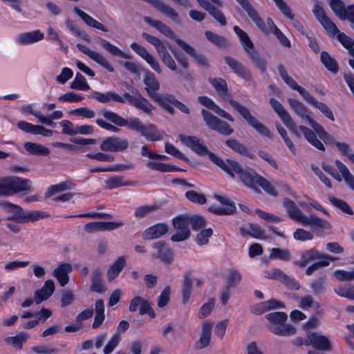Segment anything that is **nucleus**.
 Masks as SVG:
<instances>
[{"label":"nucleus","instance_id":"3c124183","mask_svg":"<svg viewBox=\"0 0 354 354\" xmlns=\"http://www.w3.org/2000/svg\"><path fill=\"white\" fill-rule=\"evenodd\" d=\"M248 55L250 58L253 64L261 72L265 73L267 69L268 63L266 60L259 55L258 52L254 48L248 52Z\"/></svg>","mask_w":354,"mask_h":354},{"label":"nucleus","instance_id":"c756f323","mask_svg":"<svg viewBox=\"0 0 354 354\" xmlns=\"http://www.w3.org/2000/svg\"><path fill=\"white\" fill-rule=\"evenodd\" d=\"M198 102L206 106L207 109L212 110L219 116L223 117L230 122H234V118L225 110L221 109L218 105H216L213 100L206 96H199L198 97Z\"/></svg>","mask_w":354,"mask_h":354},{"label":"nucleus","instance_id":"f257e3e1","mask_svg":"<svg viewBox=\"0 0 354 354\" xmlns=\"http://www.w3.org/2000/svg\"><path fill=\"white\" fill-rule=\"evenodd\" d=\"M209 82L215 88L218 95L224 100L227 101L233 109L236 111L246 121V122L253 127L259 133L266 137H270V130L262 124L257 118L251 114L249 109L240 104L239 102L233 100L231 95L228 93L226 82L222 78H209Z\"/></svg>","mask_w":354,"mask_h":354},{"label":"nucleus","instance_id":"393cba45","mask_svg":"<svg viewBox=\"0 0 354 354\" xmlns=\"http://www.w3.org/2000/svg\"><path fill=\"white\" fill-rule=\"evenodd\" d=\"M72 270V265L68 263H60L54 269L53 274L57 279L61 287H64L68 283V274L71 273Z\"/></svg>","mask_w":354,"mask_h":354},{"label":"nucleus","instance_id":"5fc2aeb1","mask_svg":"<svg viewBox=\"0 0 354 354\" xmlns=\"http://www.w3.org/2000/svg\"><path fill=\"white\" fill-rule=\"evenodd\" d=\"M142 37L155 47L158 55L167 50L165 44L158 37L150 35L147 32L142 33Z\"/></svg>","mask_w":354,"mask_h":354},{"label":"nucleus","instance_id":"4468645a","mask_svg":"<svg viewBox=\"0 0 354 354\" xmlns=\"http://www.w3.org/2000/svg\"><path fill=\"white\" fill-rule=\"evenodd\" d=\"M239 5L242 7V8L247 12L249 17L252 19V21L256 24V26L259 28V30L263 32L267 31L268 27V18L266 21H264L263 19L260 16L259 12L254 6L250 3L249 0H236Z\"/></svg>","mask_w":354,"mask_h":354},{"label":"nucleus","instance_id":"58836bf2","mask_svg":"<svg viewBox=\"0 0 354 354\" xmlns=\"http://www.w3.org/2000/svg\"><path fill=\"white\" fill-rule=\"evenodd\" d=\"M308 104L319 109L326 117L332 121L335 120L332 110L324 103L318 102L315 97L310 93L304 99Z\"/></svg>","mask_w":354,"mask_h":354},{"label":"nucleus","instance_id":"de8ad7c7","mask_svg":"<svg viewBox=\"0 0 354 354\" xmlns=\"http://www.w3.org/2000/svg\"><path fill=\"white\" fill-rule=\"evenodd\" d=\"M133 106L147 114H150L154 109V106L138 90H136V100Z\"/></svg>","mask_w":354,"mask_h":354},{"label":"nucleus","instance_id":"f704fd0d","mask_svg":"<svg viewBox=\"0 0 354 354\" xmlns=\"http://www.w3.org/2000/svg\"><path fill=\"white\" fill-rule=\"evenodd\" d=\"M278 9L281 13L287 18L292 21V25L300 32H303L304 27L302 24L298 21L294 19V15L292 13L290 7L287 4L284 0H272Z\"/></svg>","mask_w":354,"mask_h":354},{"label":"nucleus","instance_id":"f8f14e48","mask_svg":"<svg viewBox=\"0 0 354 354\" xmlns=\"http://www.w3.org/2000/svg\"><path fill=\"white\" fill-rule=\"evenodd\" d=\"M210 160L233 178H235V174L239 176L243 168L242 165L235 160L231 158L223 160L216 154H211Z\"/></svg>","mask_w":354,"mask_h":354},{"label":"nucleus","instance_id":"c03bdc74","mask_svg":"<svg viewBox=\"0 0 354 354\" xmlns=\"http://www.w3.org/2000/svg\"><path fill=\"white\" fill-rule=\"evenodd\" d=\"M288 102L291 109L301 118L308 120V118H311L308 114V108L298 100L290 98L288 100Z\"/></svg>","mask_w":354,"mask_h":354},{"label":"nucleus","instance_id":"bf43d9fd","mask_svg":"<svg viewBox=\"0 0 354 354\" xmlns=\"http://www.w3.org/2000/svg\"><path fill=\"white\" fill-rule=\"evenodd\" d=\"M308 122L310 126L314 129V131L318 134L319 138L324 140H333V136L328 134L321 124L315 122L312 118H308Z\"/></svg>","mask_w":354,"mask_h":354},{"label":"nucleus","instance_id":"338daca9","mask_svg":"<svg viewBox=\"0 0 354 354\" xmlns=\"http://www.w3.org/2000/svg\"><path fill=\"white\" fill-rule=\"evenodd\" d=\"M330 7L335 15L341 20L344 18L346 7L341 0H330Z\"/></svg>","mask_w":354,"mask_h":354},{"label":"nucleus","instance_id":"39448f33","mask_svg":"<svg viewBox=\"0 0 354 354\" xmlns=\"http://www.w3.org/2000/svg\"><path fill=\"white\" fill-rule=\"evenodd\" d=\"M1 205L10 214V215L7 216L6 220L12 221L18 223L35 222L39 218L48 216V214L44 212L36 210L24 211L19 205L11 203L8 201L1 202Z\"/></svg>","mask_w":354,"mask_h":354},{"label":"nucleus","instance_id":"bb28decb","mask_svg":"<svg viewBox=\"0 0 354 354\" xmlns=\"http://www.w3.org/2000/svg\"><path fill=\"white\" fill-rule=\"evenodd\" d=\"M55 283L52 279L45 281L41 289L35 292V301L37 304H41L43 301L48 299L55 291Z\"/></svg>","mask_w":354,"mask_h":354},{"label":"nucleus","instance_id":"9d476101","mask_svg":"<svg viewBox=\"0 0 354 354\" xmlns=\"http://www.w3.org/2000/svg\"><path fill=\"white\" fill-rule=\"evenodd\" d=\"M189 222V216L187 215H179L173 218L172 225L177 232L171 237L172 241H183L190 236Z\"/></svg>","mask_w":354,"mask_h":354},{"label":"nucleus","instance_id":"a878e982","mask_svg":"<svg viewBox=\"0 0 354 354\" xmlns=\"http://www.w3.org/2000/svg\"><path fill=\"white\" fill-rule=\"evenodd\" d=\"M91 283L90 290L91 292L102 294L106 291L102 279V270L100 268H96L91 274Z\"/></svg>","mask_w":354,"mask_h":354},{"label":"nucleus","instance_id":"69168bd1","mask_svg":"<svg viewBox=\"0 0 354 354\" xmlns=\"http://www.w3.org/2000/svg\"><path fill=\"white\" fill-rule=\"evenodd\" d=\"M147 167L151 169L161 172H171L178 169V167L171 165L158 162H148Z\"/></svg>","mask_w":354,"mask_h":354},{"label":"nucleus","instance_id":"e2e57ef3","mask_svg":"<svg viewBox=\"0 0 354 354\" xmlns=\"http://www.w3.org/2000/svg\"><path fill=\"white\" fill-rule=\"evenodd\" d=\"M67 28L77 37L81 38L86 42H91V37L87 32L78 28L74 22L68 19L66 21Z\"/></svg>","mask_w":354,"mask_h":354},{"label":"nucleus","instance_id":"7ed1b4c3","mask_svg":"<svg viewBox=\"0 0 354 354\" xmlns=\"http://www.w3.org/2000/svg\"><path fill=\"white\" fill-rule=\"evenodd\" d=\"M283 205L290 218L302 223L304 225H314L325 230L331 228L330 223L324 219L314 214H310L309 216H305L296 205L295 203L288 198H283Z\"/></svg>","mask_w":354,"mask_h":354},{"label":"nucleus","instance_id":"412c9836","mask_svg":"<svg viewBox=\"0 0 354 354\" xmlns=\"http://www.w3.org/2000/svg\"><path fill=\"white\" fill-rule=\"evenodd\" d=\"M315 259H330V261H335L336 257L330 255H325L319 252L315 248H311L303 252L301 254V259L295 261V265L299 267H304L309 261Z\"/></svg>","mask_w":354,"mask_h":354},{"label":"nucleus","instance_id":"8fccbe9b","mask_svg":"<svg viewBox=\"0 0 354 354\" xmlns=\"http://www.w3.org/2000/svg\"><path fill=\"white\" fill-rule=\"evenodd\" d=\"M335 164L339 172L342 174L345 183L347 185L354 191V176L349 171L348 169L339 160L335 161Z\"/></svg>","mask_w":354,"mask_h":354},{"label":"nucleus","instance_id":"f03ea898","mask_svg":"<svg viewBox=\"0 0 354 354\" xmlns=\"http://www.w3.org/2000/svg\"><path fill=\"white\" fill-rule=\"evenodd\" d=\"M102 113L106 120L119 127H127L149 141H159L163 138L156 125L151 123L145 124L138 118H131L127 120L111 111L103 110Z\"/></svg>","mask_w":354,"mask_h":354},{"label":"nucleus","instance_id":"680f3d73","mask_svg":"<svg viewBox=\"0 0 354 354\" xmlns=\"http://www.w3.org/2000/svg\"><path fill=\"white\" fill-rule=\"evenodd\" d=\"M152 257L159 259L166 264H171L174 261V252L169 247L162 248L160 251H158L156 254H153Z\"/></svg>","mask_w":354,"mask_h":354},{"label":"nucleus","instance_id":"49530a36","mask_svg":"<svg viewBox=\"0 0 354 354\" xmlns=\"http://www.w3.org/2000/svg\"><path fill=\"white\" fill-rule=\"evenodd\" d=\"M28 337V335L26 333H18L15 336L6 337L4 342L16 349H21L24 344L27 342Z\"/></svg>","mask_w":354,"mask_h":354},{"label":"nucleus","instance_id":"72a5a7b5","mask_svg":"<svg viewBox=\"0 0 354 354\" xmlns=\"http://www.w3.org/2000/svg\"><path fill=\"white\" fill-rule=\"evenodd\" d=\"M212 324L208 321L205 322L202 325V331L200 339L196 343V348L198 350L207 347L211 340Z\"/></svg>","mask_w":354,"mask_h":354},{"label":"nucleus","instance_id":"6ab92c4d","mask_svg":"<svg viewBox=\"0 0 354 354\" xmlns=\"http://www.w3.org/2000/svg\"><path fill=\"white\" fill-rule=\"evenodd\" d=\"M176 43L178 46L183 50L187 55L192 57V59L200 66L207 68L209 67V61L207 58L203 54L197 53L194 47L189 45L185 41L181 39H176Z\"/></svg>","mask_w":354,"mask_h":354},{"label":"nucleus","instance_id":"0eeeda50","mask_svg":"<svg viewBox=\"0 0 354 354\" xmlns=\"http://www.w3.org/2000/svg\"><path fill=\"white\" fill-rule=\"evenodd\" d=\"M153 100L157 102L163 109L171 115H175L176 113L174 106L185 114H189L190 113L189 106L179 101L171 94H159Z\"/></svg>","mask_w":354,"mask_h":354},{"label":"nucleus","instance_id":"37998d69","mask_svg":"<svg viewBox=\"0 0 354 354\" xmlns=\"http://www.w3.org/2000/svg\"><path fill=\"white\" fill-rule=\"evenodd\" d=\"M95 318L92 324L93 328H97L100 326L105 319L104 304L102 299H98L95 304Z\"/></svg>","mask_w":354,"mask_h":354},{"label":"nucleus","instance_id":"4c0bfd02","mask_svg":"<svg viewBox=\"0 0 354 354\" xmlns=\"http://www.w3.org/2000/svg\"><path fill=\"white\" fill-rule=\"evenodd\" d=\"M267 31L268 32H263L266 35H270V33H272L276 35L277 38L279 39L280 43L286 47L290 46V41L289 39L286 37V35L276 26L274 21L272 19L268 18V27H267Z\"/></svg>","mask_w":354,"mask_h":354},{"label":"nucleus","instance_id":"cd10ccee","mask_svg":"<svg viewBox=\"0 0 354 354\" xmlns=\"http://www.w3.org/2000/svg\"><path fill=\"white\" fill-rule=\"evenodd\" d=\"M73 11L88 26L100 30L104 32H107L109 31L107 28L102 23L93 19L91 16L82 10L78 7L75 6Z\"/></svg>","mask_w":354,"mask_h":354},{"label":"nucleus","instance_id":"79ce46f5","mask_svg":"<svg viewBox=\"0 0 354 354\" xmlns=\"http://www.w3.org/2000/svg\"><path fill=\"white\" fill-rule=\"evenodd\" d=\"M299 128L308 142L319 150L324 151L325 147L323 143L317 138L315 133L308 127L300 125Z\"/></svg>","mask_w":354,"mask_h":354},{"label":"nucleus","instance_id":"a19ab883","mask_svg":"<svg viewBox=\"0 0 354 354\" xmlns=\"http://www.w3.org/2000/svg\"><path fill=\"white\" fill-rule=\"evenodd\" d=\"M225 144L234 151L239 153L241 156L252 158L253 154L240 141L234 138H230L225 142Z\"/></svg>","mask_w":354,"mask_h":354},{"label":"nucleus","instance_id":"aec40b11","mask_svg":"<svg viewBox=\"0 0 354 354\" xmlns=\"http://www.w3.org/2000/svg\"><path fill=\"white\" fill-rule=\"evenodd\" d=\"M313 12L316 19L329 34L334 35L338 32L336 25L327 16L324 9L319 4L314 6Z\"/></svg>","mask_w":354,"mask_h":354},{"label":"nucleus","instance_id":"2eb2a0df","mask_svg":"<svg viewBox=\"0 0 354 354\" xmlns=\"http://www.w3.org/2000/svg\"><path fill=\"white\" fill-rule=\"evenodd\" d=\"M179 138L185 145L199 156H208L210 159L211 154H214L196 136L180 135Z\"/></svg>","mask_w":354,"mask_h":354},{"label":"nucleus","instance_id":"13d9d810","mask_svg":"<svg viewBox=\"0 0 354 354\" xmlns=\"http://www.w3.org/2000/svg\"><path fill=\"white\" fill-rule=\"evenodd\" d=\"M270 259H279L288 261L291 259V254L288 249L273 248L270 250Z\"/></svg>","mask_w":354,"mask_h":354},{"label":"nucleus","instance_id":"a211bd4d","mask_svg":"<svg viewBox=\"0 0 354 354\" xmlns=\"http://www.w3.org/2000/svg\"><path fill=\"white\" fill-rule=\"evenodd\" d=\"M77 48L84 54L86 55L90 59L100 64L102 67L106 68L109 72H113L114 68L110 62L102 54L91 50L83 44H77Z\"/></svg>","mask_w":354,"mask_h":354},{"label":"nucleus","instance_id":"c9c22d12","mask_svg":"<svg viewBox=\"0 0 354 354\" xmlns=\"http://www.w3.org/2000/svg\"><path fill=\"white\" fill-rule=\"evenodd\" d=\"M88 97L91 99H94L101 103H108L110 102H118L122 103L124 102V98L115 92H107L102 93L95 91L88 95Z\"/></svg>","mask_w":354,"mask_h":354},{"label":"nucleus","instance_id":"052dcab7","mask_svg":"<svg viewBox=\"0 0 354 354\" xmlns=\"http://www.w3.org/2000/svg\"><path fill=\"white\" fill-rule=\"evenodd\" d=\"M328 199L331 203L333 205L340 209L342 212H343L345 214H347L348 215H353V211L350 207L348 204L345 202L344 201L337 198L333 196L328 195Z\"/></svg>","mask_w":354,"mask_h":354},{"label":"nucleus","instance_id":"f3484780","mask_svg":"<svg viewBox=\"0 0 354 354\" xmlns=\"http://www.w3.org/2000/svg\"><path fill=\"white\" fill-rule=\"evenodd\" d=\"M130 46L133 51L146 61L155 72L158 74L162 73V68L158 61L145 47L136 42L131 43Z\"/></svg>","mask_w":354,"mask_h":354},{"label":"nucleus","instance_id":"dca6fc26","mask_svg":"<svg viewBox=\"0 0 354 354\" xmlns=\"http://www.w3.org/2000/svg\"><path fill=\"white\" fill-rule=\"evenodd\" d=\"M304 344L312 346L313 348L323 351H329L332 349L330 342L328 337L316 332L308 333Z\"/></svg>","mask_w":354,"mask_h":354},{"label":"nucleus","instance_id":"473e14b6","mask_svg":"<svg viewBox=\"0 0 354 354\" xmlns=\"http://www.w3.org/2000/svg\"><path fill=\"white\" fill-rule=\"evenodd\" d=\"M126 258L120 256L116 259L112 265L109 266L106 272L107 279L109 282L118 277L121 271L126 266Z\"/></svg>","mask_w":354,"mask_h":354},{"label":"nucleus","instance_id":"0e129e2a","mask_svg":"<svg viewBox=\"0 0 354 354\" xmlns=\"http://www.w3.org/2000/svg\"><path fill=\"white\" fill-rule=\"evenodd\" d=\"M71 88L79 91H88L90 89V86L85 77L80 73H76L75 80L71 84Z\"/></svg>","mask_w":354,"mask_h":354},{"label":"nucleus","instance_id":"20e7f679","mask_svg":"<svg viewBox=\"0 0 354 354\" xmlns=\"http://www.w3.org/2000/svg\"><path fill=\"white\" fill-rule=\"evenodd\" d=\"M239 177L245 186L257 193L260 192L259 189L257 187L259 185L268 194L273 196L278 195L277 191L271 183L252 168H243Z\"/></svg>","mask_w":354,"mask_h":354},{"label":"nucleus","instance_id":"e433bc0d","mask_svg":"<svg viewBox=\"0 0 354 354\" xmlns=\"http://www.w3.org/2000/svg\"><path fill=\"white\" fill-rule=\"evenodd\" d=\"M44 38V33L39 30L19 34L17 37L18 42L21 45H29L41 40Z\"/></svg>","mask_w":354,"mask_h":354},{"label":"nucleus","instance_id":"9b49d317","mask_svg":"<svg viewBox=\"0 0 354 354\" xmlns=\"http://www.w3.org/2000/svg\"><path fill=\"white\" fill-rule=\"evenodd\" d=\"M3 181L6 195L31 190L32 183L29 179L13 176L3 178Z\"/></svg>","mask_w":354,"mask_h":354},{"label":"nucleus","instance_id":"ddd939ff","mask_svg":"<svg viewBox=\"0 0 354 354\" xmlns=\"http://www.w3.org/2000/svg\"><path fill=\"white\" fill-rule=\"evenodd\" d=\"M129 147L127 138L110 136L104 138L100 144V149L106 152H120L126 150Z\"/></svg>","mask_w":354,"mask_h":354},{"label":"nucleus","instance_id":"5701e85b","mask_svg":"<svg viewBox=\"0 0 354 354\" xmlns=\"http://www.w3.org/2000/svg\"><path fill=\"white\" fill-rule=\"evenodd\" d=\"M143 82L146 86L145 91H147L148 96L153 100L160 94L158 93V91L160 88V84L159 81L153 73L149 71L145 74Z\"/></svg>","mask_w":354,"mask_h":354},{"label":"nucleus","instance_id":"423d86ee","mask_svg":"<svg viewBox=\"0 0 354 354\" xmlns=\"http://www.w3.org/2000/svg\"><path fill=\"white\" fill-rule=\"evenodd\" d=\"M266 317L269 321V328L274 334L281 336H292L295 334L296 329L290 324H286L287 315L283 312L268 313Z\"/></svg>","mask_w":354,"mask_h":354},{"label":"nucleus","instance_id":"4be33fe9","mask_svg":"<svg viewBox=\"0 0 354 354\" xmlns=\"http://www.w3.org/2000/svg\"><path fill=\"white\" fill-rule=\"evenodd\" d=\"M277 69L280 77L284 82L292 90L297 91L304 100L310 93L306 88L298 85L297 82L292 77L288 75L283 65L279 64L277 66Z\"/></svg>","mask_w":354,"mask_h":354},{"label":"nucleus","instance_id":"ea45409f","mask_svg":"<svg viewBox=\"0 0 354 354\" xmlns=\"http://www.w3.org/2000/svg\"><path fill=\"white\" fill-rule=\"evenodd\" d=\"M192 288L193 282L191 274L188 272H185L182 282V301L183 304H186L189 301L191 297Z\"/></svg>","mask_w":354,"mask_h":354},{"label":"nucleus","instance_id":"774afa93","mask_svg":"<svg viewBox=\"0 0 354 354\" xmlns=\"http://www.w3.org/2000/svg\"><path fill=\"white\" fill-rule=\"evenodd\" d=\"M298 301L299 307L302 309L313 308L315 310H318L320 308L319 304L314 299L313 296L309 295L299 297Z\"/></svg>","mask_w":354,"mask_h":354},{"label":"nucleus","instance_id":"1a4fd4ad","mask_svg":"<svg viewBox=\"0 0 354 354\" xmlns=\"http://www.w3.org/2000/svg\"><path fill=\"white\" fill-rule=\"evenodd\" d=\"M201 113L204 122L209 129L225 136H230L234 132V129L227 122L218 119L209 111L203 109Z\"/></svg>","mask_w":354,"mask_h":354},{"label":"nucleus","instance_id":"a18cd8bd","mask_svg":"<svg viewBox=\"0 0 354 354\" xmlns=\"http://www.w3.org/2000/svg\"><path fill=\"white\" fill-rule=\"evenodd\" d=\"M233 30L239 37L243 47L247 53L254 49V44L246 32L243 30L238 26H234Z\"/></svg>","mask_w":354,"mask_h":354},{"label":"nucleus","instance_id":"c85d7f7f","mask_svg":"<svg viewBox=\"0 0 354 354\" xmlns=\"http://www.w3.org/2000/svg\"><path fill=\"white\" fill-rule=\"evenodd\" d=\"M167 232L168 225L165 223H160L146 229L142 234V237L146 240H152L160 237Z\"/></svg>","mask_w":354,"mask_h":354},{"label":"nucleus","instance_id":"603ef678","mask_svg":"<svg viewBox=\"0 0 354 354\" xmlns=\"http://www.w3.org/2000/svg\"><path fill=\"white\" fill-rule=\"evenodd\" d=\"M205 35L207 39L209 42H211L212 44H213L214 45H215L216 46H217L220 48H225L228 44V42H227V40L226 39V38H225L222 35H220L218 34L213 32L210 30H207L205 32Z\"/></svg>","mask_w":354,"mask_h":354},{"label":"nucleus","instance_id":"09e8293b","mask_svg":"<svg viewBox=\"0 0 354 354\" xmlns=\"http://www.w3.org/2000/svg\"><path fill=\"white\" fill-rule=\"evenodd\" d=\"M326 276L322 275L310 283V287L315 295H322L326 292Z\"/></svg>","mask_w":354,"mask_h":354},{"label":"nucleus","instance_id":"864d4df0","mask_svg":"<svg viewBox=\"0 0 354 354\" xmlns=\"http://www.w3.org/2000/svg\"><path fill=\"white\" fill-rule=\"evenodd\" d=\"M74 187L75 185L73 183H71L70 181H65L49 187L45 195L46 198H49L57 193L62 192L68 189H71Z\"/></svg>","mask_w":354,"mask_h":354},{"label":"nucleus","instance_id":"7c9ffc66","mask_svg":"<svg viewBox=\"0 0 354 354\" xmlns=\"http://www.w3.org/2000/svg\"><path fill=\"white\" fill-rule=\"evenodd\" d=\"M97 44L104 49L107 50L109 53H110L113 56H118L122 58L131 59L132 58V55L129 53H127L120 49L118 47L114 46L113 44H111L109 41L102 38V37H97L96 39Z\"/></svg>","mask_w":354,"mask_h":354},{"label":"nucleus","instance_id":"b1692460","mask_svg":"<svg viewBox=\"0 0 354 354\" xmlns=\"http://www.w3.org/2000/svg\"><path fill=\"white\" fill-rule=\"evenodd\" d=\"M224 60L229 67L239 77L250 81L252 76L250 71L240 62L230 56H225Z\"/></svg>","mask_w":354,"mask_h":354},{"label":"nucleus","instance_id":"6e6d98bb","mask_svg":"<svg viewBox=\"0 0 354 354\" xmlns=\"http://www.w3.org/2000/svg\"><path fill=\"white\" fill-rule=\"evenodd\" d=\"M24 148L31 154L47 156L49 154V149L37 143L25 142L24 145Z\"/></svg>","mask_w":354,"mask_h":354},{"label":"nucleus","instance_id":"6e6552de","mask_svg":"<svg viewBox=\"0 0 354 354\" xmlns=\"http://www.w3.org/2000/svg\"><path fill=\"white\" fill-rule=\"evenodd\" d=\"M269 102L279 115L284 125L298 138H300L301 135L299 131V127L297 126L290 114L288 112L286 108L281 103L275 98H270Z\"/></svg>","mask_w":354,"mask_h":354},{"label":"nucleus","instance_id":"2f4dec72","mask_svg":"<svg viewBox=\"0 0 354 354\" xmlns=\"http://www.w3.org/2000/svg\"><path fill=\"white\" fill-rule=\"evenodd\" d=\"M144 21L149 25L156 28L160 33L168 37L170 39H173L176 41L178 39L176 36L175 32L170 28L167 24L159 20H153L149 17H145Z\"/></svg>","mask_w":354,"mask_h":354},{"label":"nucleus","instance_id":"4d7b16f0","mask_svg":"<svg viewBox=\"0 0 354 354\" xmlns=\"http://www.w3.org/2000/svg\"><path fill=\"white\" fill-rule=\"evenodd\" d=\"M321 62L324 66L330 72L333 73H337L338 64L336 60L330 57V55L326 51H323L320 56Z\"/></svg>","mask_w":354,"mask_h":354}]
</instances>
